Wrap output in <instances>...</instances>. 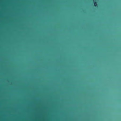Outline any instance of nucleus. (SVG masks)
<instances>
[{
	"label": "nucleus",
	"instance_id": "obj_1",
	"mask_svg": "<svg viewBox=\"0 0 121 121\" xmlns=\"http://www.w3.org/2000/svg\"><path fill=\"white\" fill-rule=\"evenodd\" d=\"M94 5L95 7H97V3L96 2H94Z\"/></svg>",
	"mask_w": 121,
	"mask_h": 121
}]
</instances>
